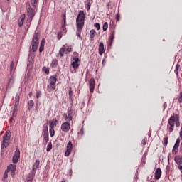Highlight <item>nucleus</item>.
<instances>
[{
    "instance_id": "1",
    "label": "nucleus",
    "mask_w": 182,
    "mask_h": 182,
    "mask_svg": "<svg viewBox=\"0 0 182 182\" xmlns=\"http://www.w3.org/2000/svg\"><path fill=\"white\" fill-rule=\"evenodd\" d=\"M85 18H86V16H85V12L83 11H80L76 19V23H77L76 35L78 38H80L82 31H83V26H85Z\"/></svg>"
},
{
    "instance_id": "2",
    "label": "nucleus",
    "mask_w": 182,
    "mask_h": 182,
    "mask_svg": "<svg viewBox=\"0 0 182 182\" xmlns=\"http://www.w3.org/2000/svg\"><path fill=\"white\" fill-rule=\"evenodd\" d=\"M35 8L36 7H31L30 3L26 4V11H27V16H28V18L26 21V26L27 28H29L31 26V23H32V19H33L35 16Z\"/></svg>"
},
{
    "instance_id": "3",
    "label": "nucleus",
    "mask_w": 182,
    "mask_h": 182,
    "mask_svg": "<svg viewBox=\"0 0 182 182\" xmlns=\"http://www.w3.org/2000/svg\"><path fill=\"white\" fill-rule=\"evenodd\" d=\"M41 38V34L39 33H36L32 39V51L36 52L38 50V46H39V38Z\"/></svg>"
},
{
    "instance_id": "4",
    "label": "nucleus",
    "mask_w": 182,
    "mask_h": 182,
    "mask_svg": "<svg viewBox=\"0 0 182 182\" xmlns=\"http://www.w3.org/2000/svg\"><path fill=\"white\" fill-rule=\"evenodd\" d=\"M56 80H58L56 76L50 77L48 80L49 85L47 87V90H48V92H53V90H55V89H56Z\"/></svg>"
},
{
    "instance_id": "5",
    "label": "nucleus",
    "mask_w": 182,
    "mask_h": 182,
    "mask_svg": "<svg viewBox=\"0 0 182 182\" xmlns=\"http://www.w3.org/2000/svg\"><path fill=\"white\" fill-rule=\"evenodd\" d=\"M12 134L7 131L3 136V141L1 142V147H8L9 146V141L11 140V136Z\"/></svg>"
},
{
    "instance_id": "6",
    "label": "nucleus",
    "mask_w": 182,
    "mask_h": 182,
    "mask_svg": "<svg viewBox=\"0 0 182 182\" xmlns=\"http://www.w3.org/2000/svg\"><path fill=\"white\" fill-rule=\"evenodd\" d=\"M176 115L174 116H171L169 119H168V124L170 126L169 127V132L171 133V132H173V130H174L173 127H174V124H176Z\"/></svg>"
},
{
    "instance_id": "7",
    "label": "nucleus",
    "mask_w": 182,
    "mask_h": 182,
    "mask_svg": "<svg viewBox=\"0 0 182 182\" xmlns=\"http://www.w3.org/2000/svg\"><path fill=\"white\" fill-rule=\"evenodd\" d=\"M72 114H73V112H72V110L68 109V114L66 113L63 114L64 120L65 122H71L73 119Z\"/></svg>"
},
{
    "instance_id": "8",
    "label": "nucleus",
    "mask_w": 182,
    "mask_h": 182,
    "mask_svg": "<svg viewBox=\"0 0 182 182\" xmlns=\"http://www.w3.org/2000/svg\"><path fill=\"white\" fill-rule=\"evenodd\" d=\"M61 130L65 133H68L70 130V123L65 122L61 124Z\"/></svg>"
},
{
    "instance_id": "9",
    "label": "nucleus",
    "mask_w": 182,
    "mask_h": 182,
    "mask_svg": "<svg viewBox=\"0 0 182 182\" xmlns=\"http://www.w3.org/2000/svg\"><path fill=\"white\" fill-rule=\"evenodd\" d=\"M19 157H21V151L19 149H16L15 151V154L13 156V163H16L19 160Z\"/></svg>"
},
{
    "instance_id": "10",
    "label": "nucleus",
    "mask_w": 182,
    "mask_h": 182,
    "mask_svg": "<svg viewBox=\"0 0 182 182\" xmlns=\"http://www.w3.org/2000/svg\"><path fill=\"white\" fill-rule=\"evenodd\" d=\"M178 147H180V138L176 139V141L173 148V153H177L178 151Z\"/></svg>"
},
{
    "instance_id": "11",
    "label": "nucleus",
    "mask_w": 182,
    "mask_h": 182,
    "mask_svg": "<svg viewBox=\"0 0 182 182\" xmlns=\"http://www.w3.org/2000/svg\"><path fill=\"white\" fill-rule=\"evenodd\" d=\"M90 92L93 93L95 90V78H91L89 81Z\"/></svg>"
},
{
    "instance_id": "12",
    "label": "nucleus",
    "mask_w": 182,
    "mask_h": 182,
    "mask_svg": "<svg viewBox=\"0 0 182 182\" xmlns=\"http://www.w3.org/2000/svg\"><path fill=\"white\" fill-rule=\"evenodd\" d=\"M161 177V169L160 168H158L154 174L155 180H160V178Z\"/></svg>"
},
{
    "instance_id": "13",
    "label": "nucleus",
    "mask_w": 182,
    "mask_h": 182,
    "mask_svg": "<svg viewBox=\"0 0 182 182\" xmlns=\"http://www.w3.org/2000/svg\"><path fill=\"white\" fill-rule=\"evenodd\" d=\"M25 14H22L18 19V26L20 28L22 27V25H23V22H25Z\"/></svg>"
},
{
    "instance_id": "14",
    "label": "nucleus",
    "mask_w": 182,
    "mask_h": 182,
    "mask_svg": "<svg viewBox=\"0 0 182 182\" xmlns=\"http://www.w3.org/2000/svg\"><path fill=\"white\" fill-rule=\"evenodd\" d=\"M104 52H105V46L103 45V43H100L99 45V53L100 55H103Z\"/></svg>"
},
{
    "instance_id": "15",
    "label": "nucleus",
    "mask_w": 182,
    "mask_h": 182,
    "mask_svg": "<svg viewBox=\"0 0 182 182\" xmlns=\"http://www.w3.org/2000/svg\"><path fill=\"white\" fill-rule=\"evenodd\" d=\"M40 161L39 160H36L33 166V173H35L36 170L38 169V167H39Z\"/></svg>"
},
{
    "instance_id": "16",
    "label": "nucleus",
    "mask_w": 182,
    "mask_h": 182,
    "mask_svg": "<svg viewBox=\"0 0 182 182\" xmlns=\"http://www.w3.org/2000/svg\"><path fill=\"white\" fill-rule=\"evenodd\" d=\"M175 162L178 165H182V156H177L175 157Z\"/></svg>"
},
{
    "instance_id": "17",
    "label": "nucleus",
    "mask_w": 182,
    "mask_h": 182,
    "mask_svg": "<svg viewBox=\"0 0 182 182\" xmlns=\"http://www.w3.org/2000/svg\"><path fill=\"white\" fill-rule=\"evenodd\" d=\"M7 169L9 171H16V165H15V164H10L9 166H7Z\"/></svg>"
},
{
    "instance_id": "18",
    "label": "nucleus",
    "mask_w": 182,
    "mask_h": 182,
    "mask_svg": "<svg viewBox=\"0 0 182 182\" xmlns=\"http://www.w3.org/2000/svg\"><path fill=\"white\" fill-rule=\"evenodd\" d=\"M66 50V47H65V46H63L59 50V55H60V57L62 58L63 57V54L65 53Z\"/></svg>"
},
{
    "instance_id": "19",
    "label": "nucleus",
    "mask_w": 182,
    "mask_h": 182,
    "mask_svg": "<svg viewBox=\"0 0 182 182\" xmlns=\"http://www.w3.org/2000/svg\"><path fill=\"white\" fill-rule=\"evenodd\" d=\"M19 95H16L15 97V100H14V107H18V106H19Z\"/></svg>"
},
{
    "instance_id": "20",
    "label": "nucleus",
    "mask_w": 182,
    "mask_h": 182,
    "mask_svg": "<svg viewBox=\"0 0 182 182\" xmlns=\"http://www.w3.org/2000/svg\"><path fill=\"white\" fill-rule=\"evenodd\" d=\"M57 122H58V120L56 119L49 122L50 129H55Z\"/></svg>"
},
{
    "instance_id": "21",
    "label": "nucleus",
    "mask_w": 182,
    "mask_h": 182,
    "mask_svg": "<svg viewBox=\"0 0 182 182\" xmlns=\"http://www.w3.org/2000/svg\"><path fill=\"white\" fill-rule=\"evenodd\" d=\"M65 28H66V16L64 15L63 16V24L62 25L63 31H65Z\"/></svg>"
},
{
    "instance_id": "22",
    "label": "nucleus",
    "mask_w": 182,
    "mask_h": 182,
    "mask_svg": "<svg viewBox=\"0 0 182 182\" xmlns=\"http://www.w3.org/2000/svg\"><path fill=\"white\" fill-rule=\"evenodd\" d=\"M95 33H96V31L93 29L90 31V38L91 41L95 38Z\"/></svg>"
},
{
    "instance_id": "23",
    "label": "nucleus",
    "mask_w": 182,
    "mask_h": 182,
    "mask_svg": "<svg viewBox=\"0 0 182 182\" xmlns=\"http://www.w3.org/2000/svg\"><path fill=\"white\" fill-rule=\"evenodd\" d=\"M176 127H178L180 126V117H178V114L176 115Z\"/></svg>"
},
{
    "instance_id": "24",
    "label": "nucleus",
    "mask_w": 182,
    "mask_h": 182,
    "mask_svg": "<svg viewBox=\"0 0 182 182\" xmlns=\"http://www.w3.org/2000/svg\"><path fill=\"white\" fill-rule=\"evenodd\" d=\"M34 105H35V103L33 102V100L28 101V109H32V107H33Z\"/></svg>"
},
{
    "instance_id": "25",
    "label": "nucleus",
    "mask_w": 182,
    "mask_h": 182,
    "mask_svg": "<svg viewBox=\"0 0 182 182\" xmlns=\"http://www.w3.org/2000/svg\"><path fill=\"white\" fill-rule=\"evenodd\" d=\"M15 82V77H11L9 81V86H12Z\"/></svg>"
},
{
    "instance_id": "26",
    "label": "nucleus",
    "mask_w": 182,
    "mask_h": 182,
    "mask_svg": "<svg viewBox=\"0 0 182 182\" xmlns=\"http://www.w3.org/2000/svg\"><path fill=\"white\" fill-rule=\"evenodd\" d=\"M73 147V146L72 144V142H68V144L67 145V150H69L70 151H72Z\"/></svg>"
},
{
    "instance_id": "27",
    "label": "nucleus",
    "mask_w": 182,
    "mask_h": 182,
    "mask_svg": "<svg viewBox=\"0 0 182 182\" xmlns=\"http://www.w3.org/2000/svg\"><path fill=\"white\" fill-rule=\"evenodd\" d=\"M109 28V24L107 23V22L104 23L103 26H102V29L104 31H107V28Z\"/></svg>"
},
{
    "instance_id": "28",
    "label": "nucleus",
    "mask_w": 182,
    "mask_h": 182,
    "mask_svg": "<svg viewBox=\"0 0 182 182\" xmlns=\"http://www.w3.org/2000/svg\"><path fill=\"white\" fill-rule=\"evenodd\" d=\"M31 5L33 8H36V5H38V0H31Z\"/></svg>"
},
{
    "instance_id": "29",
    "label": "nucleus",
    "mask_w": 182,
    "mask_h": 182,
    "mask_svg": "<svg viewBox=\"0 0 182 182\" xmlns=\"http://www.w3.org/2000/svg\"><path fill=\"white\" fill-rule=\"evenodd\" d=\"M50 136L51 137H53L55 136V129L54 128H50Z\"/></svg>"
},
{
    "instance_id": "30",
    "label": "nucleus",
    "mask_w": 182,
    "mask_h": 182,
    "mask_svg": "<svg viewBox=\"0 0 182 182\" xmlns=\"http://www.w3.org/2000/svg\"><path fill=\"white\" fill-rule=\"evenodd\" d=\"M52 150V143H48L46 149V151H50Z\"/></svg>"
},
{
    "instance_id": "31",
    "label": "nucleus",
    "mask_w": 182,
    "mask_h": 182,
    "mask_svg": "<svg viewBox=\"0 0 182 182\" xmlns=\"http://www.w3.org/2000/svg\"><path fill=\"white\" fill-rule=\"evenodd\" d=\"M168 143V138L164 137V146H167Z\"/></svg>"
},
{
    "instance_id": "32",
    "label": "nucleus",
    "mask_w": 182,
    "mask_h": 182,
    "mask_svg": "<svg viewBox=\"0 0 182 182\" xmlns=\"http://www.w3.org/2000/svg\"><path fill=\"white\" fill-rule=\"evenodd\" d=\"M72 66L74 68H79V63H72Z\"/></svg>"
},
{
    "instance_id": "33",
    "label": "nucleus",
    "mask_w": 182,
    "mask_h": 182,
    "mask_svg": "<svg viewBox=\"0 0 182 182\" xmlns=\"http://www.w3.org/2000/svg\"><path fill=\"white\" fill-rule=\"evenodd\" d=\"M40 47L45 48V38L42 39Z\"/></svg>"
},
{
    "instance_id": "34",
    "label": "nucleus",
    "mask_w": 182,
    "mask_h": 182,
    "mask_svg": "<svg viewBox=\"0 0 182 182\" xmlns=\"http://www.w3.org/2000/svg\"><path fill=\"white\" fill-rule=\"evenodd\" d=\"M41 95H42V92L41 91H37V92H36V98L39 99V97H41Z\"/></svg>"
},
{
    "instance_id": "35",
    "label": "nucleus",
    "mask_w": 182,
    "mask_h": 182,
    "mask_svg": "<svg viewBox=\"0 0 182 182\" xmlns=\"http://www.w3.org/2000/svg\"><path fill=\"white\" fill-rule=\"evenodd\" d=\"M73 59L74 60L73 63H77L79 62V58L74 57Z\"/></svg>"
},
{
    "instance_id": "36",
    "label": "nucleus",
    "mask_w": 182,
    "mask_h": 182,
    "mask_svg": "<svg viewBox=\"0 0 182 182\" xmlns=\"http://www.w3.org/2000/svg\"><path fill=\"white\" fill-rule=\"evenodd\" d=\"M15 66V63L14 62H11L10 65V70L13 71L14 70V67Z\"/></svg>"
},
{
    "instance_id": "37",
    "label": "nucleus",
    "mask_w": 182,
    "mask_h": 182,
    "mask_svg": "<svg viewBox=\"0 0 182 182\" xmlns=\"http://www.w3.org/2000/svg\"><path fill=\"white\" fill-rule=\"evenodd\" d=\"M71 151H69V150L67 149L65 153V157H68V156H70Z\"/></svg>"
},
{
    "instance_id": "38",
    "label": "nucleus",
    "mask_w": 182,
    "mask_h": 182,
    "mask_svg": "<svg viewBox=\"0 0 182 182\" xmlns=\"http://www.w3.org/2000/svg\"><path fill=\"white\" fill-rule=\"evenodd\" d=\"M95 28H96L97 31H99V29H100V24L99 23H96L95 24Z\"/></svg>"
},
{
    "instance_id": "39",
    "label": "nucleus",
    "mask_w": 182,
    "mask_h": 182,
    "mask_svg": "<svg viewBox=\"0 0 182 182\" xmlns=\"http://www.w3.org/2000/svg\"><path fill=\"white\" fill-rule=\"evenodd\" d=\"M43 70L46 73L47 75L49 74V70L46 68V67L43 68Z\"/></svg>"
},
{
    "instance_id": "40",
    "label": "nucleus",
    "mask_w": 182,
    "mask_h": 182,
    "mask_svg": "<svg viewBox=\"0 0 182 182\" xmlns=\"http://www.w3.org/2000/svg\"><path fill=\"white\" fill-rule=\"evenodd\" d=\"M78 134H80V136H83V134H85V132L83 130V127L81 128L80 132L78 133Z\"/></svg>"
},
{
    "instance_id": "41",
    "label": "nucleus",
    "mask_w": 182,
    "mask_h": 182,
    "mask_svg": "<svg viewBox=\"0 0 182 182\" xmlns=\"http://www.w3.org/2000/svg\"><path fill=\"white\" fill-rule=\"evenodd\" d=\"M4 178H8V171L6 170L4 174Z\"/></svg>"
},
{
    "instance_id": "42",
    "label": "nucleus",
    "mask_w": 182,
    "mask_h": 182,
    "mask_svg": "<svg viewBox=\"0 0 182 182\" xmlns=\"http://www.w3.org/2000/svg\"><path fill=\"white\" fill-rule=\"evenodd\" d=\"M58 41H60V39H62V33H58Z\"/></svg>"
},
{
    "instance_id": "43",
    "label": "nucleus",
    "mask_w": 182,
    "mask_h": 182,
    "mask_svg": "<svg viewBox=\"0 0 182 182\" xmlns=\"http://www.w3.org/2000/svg\"><path fill=\"white\" fill-rule=\"evenodd\" d=\"M91 4L90 2H88L87 4V11H89L90 9Z\"/></svg>"
},
{
    "instance_id": "44",
    "label": "nucleus",
    "mask_w": 182,
    "mask_h": 182,
    "mask_svg": "<svg viewBox=\"0 0 182 182\" xmlns=\"http://www.w3.org/2000/svg\"><path fill=\"white\" fill-rule=\"evenodd\" d=\"M178 68H180V65H179L178 64H177V65H176V70H175V72H176V73H178Z\"/></svg>"
},
{
    "instance_id": "45",
    "label": "nucleus",
    "mask_w": 182,
    "mask_h": 182,
    "mask_svg": "<svg viewBox=\"0 0 182 182\" xmlns=\"http://www.w3.org/2000/svg\"><path fill=\"white\" fill-rule=\"evenodd\" d=\"M44 140H45L46 143H48V141H49V137L47 136H44Z\"/></svg>"
},
{
    "instance_id": "46",
    "label": "nucleus",
    "mask_w": 182,
    "mask_h": 182,
    "mask_svg": "<svg viewBox=\"0 0 182 182\" xmlns=\"http://www.w3.org/2000/svg\"><path fill=\"white\" fill-rule=\"evenodd\" d=\"M116 19H117V21H119L120 19V14H117L116 15Z\"/></svg>"
},
{
    "instance_id": "47",
    "label": "nucleus",
    "mask_w": 182,
    "mask_h": 182,
    "mask_svg": "<svg viewBox=\"0 0 182 182\" xmlns=\"http://www.w3.org/2000/svg\"><path fill=\"white\" fill-rule=\"evenodd\" d=\"M113 39H114V33L112 34L109 41H113Z\"/></svg>"
},
{
    "instance_id": "48",
    "label": "nucleus",
    "mask_w": 182,
    "mask_h": 182,
    "mask_svg": "<svg viewBox=\"0 0 182 182\" xmlns=\"http://www.w3.org/2000/svg\"><path fill=\"white\" fill-rule=\"evenodd\" d=\"M45 48V47H41L39 48V52L41 53V52H43V49Z\"/></svg>"
},
{
    "instance_id": "49",
    "label": "nucleus",
    "mask_w": 182,
    "mask_h": 182,
    "mask_svg": "<svg viewBox=\"0 0 182 182\" xmlns=\"http://www.w3.org/2000/svg\"><path fill=\"white\" fill-rule=\"evenodd\" d=\"M33 65V62H31L30 63H28V64L27 65V66H28V67H30V68H32Z\"/></svg>"
},
{
    "instance_id": "50",
    "label": "nucleus",
    "mask_w": 182,
    "mask_h": 182,
    "mask_svg": "<svg viewBox=\"0 0 182 182\" xmlns=\"http://www.w3.org/2000/svg\"><path fill=\"white\" fill-rule=\"evenodd\" d=\"M146 138H144L143 140H142V144L143 146H146Z\"/></svg>"
},
{
    "instance_id": "51",
    "label": "nucleus",
    "mask_w": 182,
    "mask_h": 182,
    "mask_svg": "<svg viewBox=\"0 0 182 182\" xmlns=\"http://www.w3.org/2000/svg\"><path fill=\"white\" fill-rule=\"evenodd\" d=\"M179 134H180L181 139H182V128L181 129Z\"/></svg>"
},
{
    "instance_id": "52",
    "label": "nucleus",
    "mask_w": 182,
    "mask_h": 182,
    "mask_svg": "<svg viewBox=\"0 0 182 182\" xmlns=\"http://www.w3.org/2000/svg\"><path fill=\"white\" fill-rule=\"evenodd\" d=\"M178 168H179V170H181V171H182V165H178Z\"/></svg>"
},
{
    "instance_id": "53",
    "label": "nucleus",
    "mask_w": 182,
    "mask_h": 182,
    "mask_svg": "<svg viewBox=\"0 0 182 182\" xmlns=\"http://www.w3.org/2000/svg\"><path fill=\"white\" fill-rule=\"evenodd\" d=\"M72 50V48H67V52H70Z\"/></svg>"
},
{
    "instance_id": "54",
    "label": "nucleus",
    "mask_w": 182,
    "mask_h": 182,
    "mask_svg": "<svg viewBox=\"0 0 182 182\" xmlns=\"http://www.w3.org/2000/svg\"><path fill=\"white\" fill-rule=\"evenodd\" d=\"M11 176H15V171H11Z\"/></svg>"
},
{
    "instance_id": "55",
    "label": "nucleus",
    "mask_w": 182,
    "mask_h": 182,
    "mask_svg": "<svg viewBox=\"0 0 182 182\" xmlns=\"http://www.w3.org/2000/svg\"><path fill=\"white\" fill-rule=\"evenodd\" d=\"M28 96L31 97V96H32V92H30L28 94Z\"/></svg>"
},
{
    "instance_id": "56",
    "label": "nucleus",
    "mask_w": 182,
    "mask_h": 182,
    "mask_svg": "<svg viewBox=\"0 0 182 182\" xmlns=\"http://www.w3.org/2000/svg\"><path fill=\"white\" fill-rule=\"evenodd\" d=\"M71 93H72V91H70V92H69V94L70 95Z\"/></svg>"
},
{
    "instance_id": "57",
    "label": "nucleus",
    "mask_w": 182,
    "mask_h": 182,
    "mask_svg": "<svg viewBox=\"0 0 182 182\" xmlns=\"http://www.w3.org/2000/svg\"><path fill=\"white\" fill-rule=\"evenodd\" d=\"M33 175L35 176V173H33Z\"/></svg>"
},
{
    "instance_id": "58",
    "label": "nucleus",
    "mask_w": 182,
    "mask_h": 182,
    "mask_svg": "<svg viewBox=\"0 0 182 182\" xmlns=\"http://www.w3.org/2000/svg\"><path fill=\"white\" fill-rule=\"evenodd\" d=\"M28 182H32L31 181H28Z\"/></svg>"
},
{
    "instance_id": "59",
    "label": "nucleus",
    "mask_w": 182,
    "mask_h": 182,
    "mask_svg": "<svg viewBox=\"0 0 182 182\" xmlns=\"http://www.w3.org/2000/svg\"><path fill=\"white\" fill-rule=\"evenodd\" d=\"M61 182H66V181H61Z\"/></svg>"
},
{
    "instance_id": "60",
    "label": "nucleus",
    "mask_w": 182,
    "mask_h": 182,
    "mask_svg": "<svg viewBox=\"0 0 182 182\" xmlns=\"http://www.w3.org/2000/svg\"><path fill=\"white\" fill-rule=\"evenodd\" d=\"M151 182H154V181H151Z\"/></svg>"
}]
</instances>
